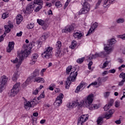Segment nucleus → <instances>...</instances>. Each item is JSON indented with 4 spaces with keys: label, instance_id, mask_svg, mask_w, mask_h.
<instances>
[{
    "label": "nucleus",
    "instance_id": "1",
    "mask_svg": "<svg viewBox=\"0 0 125 125\" xmlns=\"http://www.w3.org/2000/svg\"><path fill=\"white\" fill-rule=\"evenodd\" d=\"M70 76L67 78L65 81V88L68 89L70 87V85L72 83H75L77 80V76H78V71H76V67H72L71 65L68 66L66 68V74L69 75L71 72Z\"/></svg>",
    "mask_w": 125,
    "mask_h": 125
},
{
    "label": "nucleus",
    "instance_id": "2",
    "mask_svg": "<svg viewBox=\"0 0 125 125\" xmlns=\"http://www.w3.org/2000/svg\"><path fill=\"white\" fill-rule=\"evenodd\" d=\"M116 42H117V41L114 38L108 40L107 41V44H104V49L105 52L103 51L99 53L100 57H106L107 54H110V53H111V52H112V51H113V47L112 46V45L116 43Z\"/></svg>",
    "mask_w": 125,
    "mask_h": 125
},
{
    "label": "nucleus",
    "instance_id": "3",
    "mask_svg": "<svg viewBox=\"0 0 125 125\" xmlns=\"http://www.w3.org/2000/svg\"><path fill=\"white\" fill-rule=\"evenodd\" d=\"M93 97H94V95L93 94H89L85 101L83 102V104L81 105H84L87 108H88L89 110H96L98 109V106L97 104H91L92 102H93Z\"/></svg>",
    "mask_w": 125,
    "mask_h": 125
},
{
    "label": "nucleus",
    "instance_id": "4",
    "mask_svg": "<svg viewBox=\"0 0 125 125\" xmlns=\"http://www.w3.org/2000/svg\"><path fill=\"white\" fill-rule=\"evenodd\" d=\"M25 49L24 50L21 51V53L19 55L20 61L18 62V64L16 65V68L18 69L19 67H20V65H21V63H22V61L24 60V58L28 57V55L30 54V49L27 46H24Z\"/></svg>",
    "mask_w": 125,
    "mask_h": 125
},
{
    "label": "nucleus",
    "instance_id": "5",
    "mask_svg": "<svg viewBox=\"0 0 125 125\" xmlns=\"http://www.w3.org/2000/svg\"><path fill=\"white\" fill-rule=\"evenodd\" d=\"M42 56L43 58H45L46 59L51 58L52 57V48L48 47L45 48L44 52L42 54Z\"/></svg>",
    "mask_w": 125,
    "mask_h": 125
},
{
    "label": "nucleus",
    "instance_id": "6",
    "mask_svg": "<svg viewBox=\"0 0 125 125\" xmlns=\"http://www.w3.org/2000/svg\"><path fill=\"white\" fill-rule=\"evenodd\" d=\"M90 9V4L86 1H84L83 2V8L79 11V14L80 15L81 14H85V13H87L89 11Z\"/></svg>",
    "mask_w": 125,
    "mask_h": 125
},
{
    "label": "nucleus",
    "instance_id": "7",
    "mask_svg": "<svg viewBox=\"0 0 125 125\" xmlns=\"http://www.w3.org/2000/svg\"><path fill=\"white\" fill-rule=\"evenodd\" d=\"M8 78L5 76L1 77L0 80V91L1 92L4 88V86L6 85Z\"/></svg>",
    "mask_w": 125,
    "mask_h": 125
},
{
    "label": "nucleus",
    "instance_id": "8",
    "mask_svg": "<svg viewBox=\"0 0 125 125\" xmlns=\"http://www.w3.org/2000/svg\"><path fill=\"white\" fill-rule=\"evenodd\" d=\"M63 98H64V95L62 93H60L59 96H57L54 104H56L57 106L59 107L62 103V99H63Z\"/></svg>",
    "mask_w": 125,
    "mask_h": 125
},
{
    "label": "nucleus",
    "instance_id": "9",
    "mask_svg": "<svg viewBox=\"0 0 125 125\" xmlns=\"http://www.w3.org/2000/svg\"><path fill=\"white\" fill-rule=\"evenodd\" d=\"M61 46H62L61 42L58 41L56 44V48L57 49V51L56 52V56L57 57H61V56H62V53L59 51V49L61 48Z\"/></svg>",
    "mask_w": 125,
    "mask_h": 125
},
{
    "label": "nucleus",
    "instance_id": "10",
    "mask_svg": "<svg viewBox=\"0 0 125 125\" xmlns=\"http://www.w3.org/2000/svg\"><path fill=\"white\" fill-rule=\"evenodd\" d=\"M88 118L85 115H82L80 118L78 119V125H83L87 120Z\"/></svg>",
    "mask_w": 125,
    "mask_h": 125
},
{
    "label": "nucleus",
    "instance_id": "11",
    "mask_svg": "<svg viewBox=\"0 0 125 125\" xmlns=\"http://www.w3.org/2000/svg\"><path fill=\"white\" fill-rule=\"evenodd\" d=\"M114 113H115V110H109L108 112L105 113V114L104 117V119H106V120H109V119H111V118L113 117V114H114Z\"/></svg>",
    "mask_w": 125,
    "mask_h": 125
},
{
    "label": "nucleus",
    "instance_id": "12",
    "mask_svg": "<svg viewBox=\"0 0 125 125\" xmlns=\"http://www.w3.org/2000/svg\"><path fill=\"white\" fill-rule=\"evenodd\" d=\"M98 27V23L97 22H95L94 23L89 29L86 36H89L90 34L92 33L93 32H94V30L96 28Z\"/></svg>",
    "mask_w": 125,
    "mask_h": 125
},
{
    "label": "nucleus",
    "instance_id": "13",
    "mask_svg": "<svg viewBox=\"0 0 125 125\" xmlns=\"http://www.w3.org/2000/svg\"><path fill=\"white\" fill-rule=\"evenodd\" d=\"M39 57L38 54H33L31 56V60H30V64L31 65H34L37 62V59Z\"/></svg>",
    "mask_w": 125,
    "mask_h": 125
},
{
    "label": "nucleus",
    "instance_id": "14",
    "mask_svg": "<svg viewBox=\"0 0 125 125\" xmlns=\"http://www.w3.org/2000/svg\"><path fill=\"white\" fill-rule=\"evenodd\" d=\"M74 30V26H73V24L70 25H68L65 27V29H63L62 30V33H68L69 32V33L70 32H72Z\"/></svg>",
    "mask_w": 125,
    "mask_h": 125
},
{
    "label": "nucleus",
    "instance_id": "15",
    "mask_svg": "<svg viewBox=\"0 0 125 125\" xmlns=\"http://www.w3.org/2000/svg\"><path fill=\"white\" fill-rule=\"evenodd\" d=\"M14 44H15V43L13 42H9L8 45L6 48L7 52H11V51L13 50Z\"/></svg>",
    "mask_w": 125,
    "mask_h": 125
},
{
    "label": "nucleus",
    "instance_id": "16",
    "mask_svg": "<svg viewBox=\"0 0 125 125\" xmlns=\"http://www.w3.org/2000/svg\"><path fill=\"white\" fill-rule=\"evenodd\" d=\"M87 86V84L85 83L84 82H82L81 83H80V84L78 86H77L76 90H75V92H79V91H81V88H83H83H84V87H85V86Z\"/></svg>",
    "mask_w": 125,
    "mask_h": 125
},
{
    "label": "nucleus",
    "instance_id": "17",
    "mask_svg": "<svg viewBox=\"0 0 125 125\" xmlns=\"http://www.w3.org/2000/svg\"><path fill=\"white\" fill-rule=\"evenodd\" d=\"M113 104H114V100L110 99L108 104H106L104 106V111H108L110 109V107L113 106Z\"/></svg>",
    "mask_w": 125,
    "mask_h": 125
},
{
    "label": "nucleus",
    "instance_id": "18",
    "mask_svg": "<svg viewBox=\"0 0 125 125\" xmlns=\"http://www.w3.org/2000/svg\"><path fill=\"white\" fill-rule=\"evenodd\" d=\"M84 101H82L80 103H79V102L76 101V102H73L72 103H71V109H73V108H74V107H75V106H81V107L82 106H84V105H82V104H83V102Z\"/></svg>",
    "mask_w": 125,
    "mask_h": 125
},
{
    "label": "nucleus",
    "instance_id": "19",
    "mask_svg": "<svg viewBox=\"0 0 125 125\" xmlns=\"http://www.w3.org/2000/svg\"><path fill=\"white\" fill-rule=\"evenodd\" d=\"M114 1H115V0H105L103 4V6L104 7L109 6L110 4H112Z\"/></svg>",
    "mask_w": 125,
    "mask_h": 125
},
{
    "label": "nucleus",
    "instance_id": "20",
    "mask_svg": "<svg viewBox=\"0 0 125 125\" xmlns=\"http://www.w3.org/2000/svg\"><path fill=\"white\" fill-rule=\"evenodd\" d=\"M35 5L33 3V2H31L29 3L27 6L26 8V10L27 11H29V12H31L34 10V8H35Z\"/></svg>",
    "mask_w": 125,
    "mask_h": 125
},
{
    "label": "nucleus",
    "instance_id": "21",
    "mask_svg": "<svg viewBox=\"0 0 125 125\" xmlns=\"http://www.w3.org/2000/svg\"><path fill=\"white\" fill-rule=\"evenodd\" d=\"M18 92H19V91H18V90H16L15 89L12 88L11 90L10 96H11V97H14V96H15V95H16V94H17Z\"/></svg>",
    "mask_w": 125,
    "mask_h": 125
},
{
    "label": "nucleus",
    "instance_id": "22",
    "mask_svg": "<svg viewBox=\"0 0 125 125\" xmlns=\"http://www.w3.org/2000/svg\"><path fill=\"white\" fill-rule=\"evenodd\" d=\"M73 37L75 38V39H79V40H80L81 38H82V37H83V33L80 32H76L75 33H74L73 34Z\"/></svg>",
    "mask_w": 125,
    "mask_h": 125
},
{
    "label": "nucleus",
    "instance_id": "23",
    "mask_svg": "<svg viewBox=\"0 0 125 125\" xmlns=\"http://www.w3.org/2000/svg\"><path fill=\"white\" fill-rule=\"evenodd\" d=\"M17 24L19 25L21 22L23 21V17L21 15H18L16 18Z\"/></svg>",
    "mask_w": 125,
    "mask_h": 125
},
{
    "label": "nucleus",
    "instance_id": "24",
    "mask_svg": "<svg viewBox=\"0 0 125 125\" xmlns=\"http://www.w3.org/2000/svg\"><path fill=\"white\" fill-rule=\"evenodd\" d=\"M20 75V72L18 71H17L15 72L13 75V77H12V80L14 81H17V78Z\"/></svg>",
    "mask_w": 125,
    "mask_h": 125
},
{
    "label": "nucleus",
    "instance_id": "25",
    "mask_svg": "<svg viewBox=\"0 0 125 125\" xmlns=\"http://www.w3.org/2000/svg\"><path fill=\"white\" fill-rule=\"evenodd\" d=\"M33 3L35 6H36V4H38V5H43V1H42V0H34Z\"/></svg>",
    "mask_w": 125,
    "mask_h": 125
},
{
    "label": "nucleus",
    "instance_id": "26",
    "mask_svg": "<svg viewBox=\"0 0 125 125\" xmlns=\"http://www.w3.org/2000/svg\"><path fill=\"white\" fill-rule=\"evenodd\" d=\"M40 75V70L36 69L32 74V76L33 78H36V77H38Z\"/></svg>",
    "mask_w": 125,
    "mask_h": 125
},
{
    "label": "nucleus",
    "instance_id": "27",
    "mask_svg": "<svg viewBox=\"0 0 125 125\" xmlns=\"http://www.w3.org/2000/svg\"><path fill=\"white\" fill-rule=\"evenodd\" d=\"M35 82L37 83H44V79L41 77H36L35 79Z\"/></svg>",
    "mask_w": 125,
    "mask_h": 125
},
{
    "label": "nucleus",
    "instance_id": "28",
    "mask_svg": "<svg viewBox=\"0 0 125 125\" xmlns=\"http://www.w3.org/2000/svg\"><path fill=\"white\" fill-rule=\"evenodd\" d=\"M104 117L101 116L98 118L97 123L98 125H101L103 123Z\"/></svg>",
    "mask_w": 125,
    "mask_h": 125
},
{
    "label": "nucleus",
    "instance_id": "29",
    "mask_svg": "<svg viewBox=\"0 0 125 125\" xmlns=\"http://www.w3.org/2000/svg\"><path fill=\"white\" fill-rule=\"evenodd\" d=\"M77 42H76V41H73L72 42L71 44L70 45L69 47L71 48V49H75V48L76 47V46H77Z\"/></svg>",
    "mask_w": 125,
    "mask_h": 125
},
{
    "label": "nucleus",
    "instance_id": "30",
    "mask_svg": "<svg viewBox=\"0 0 125 125\" xmlns=\"http://www.w3.org/2000/svg\"><path fill=\"white\" fill-rule=\"evenodd\" d=\"M20 86V83H16L13 87V89H17L18 91H19V87Z\"/></svg>",
    "mask_w": 125,
    "mask_h": 125
},
{
    "label": "nucleus",
    "instance_id": "31",
    "mask_svg": "<svg viewBox=\"0 0 125 125\" xmlns=\"http://www.w3.org/2000/svg\"><path fill=\"white\" fill-rule=\"evenodd\" d=\"M24 107L25 109H28V108H29V107H31V105L30 104V102L26 101L25 102H24Z\"/></svg>",
    "mask_w": 125,
    "mask_h": 125
},
{
    "label": "nucleus",
    "instance_id": "32",
    "mask_svg": "<svg viewBox=\"0 0 125 125\" xmlns=\"http://www.w3.org/2000/svg\"><path fill=\"white\" fill-rule=\"evenodd\" d=\"M42 8V5H39V6L35 8L34 11L35 12H38V11H40Z\"/></svg>",
    "mask_w": 125,
    "mask_h": 125
},
{
    "label": "nucleus",
    "instance_id": "33",
    "mask_svg": "<svg viewBox=\"0 0 125 125\" xmlns=\"http://www.w3.org/2000/svg\"><path fill=\"white\" fill-rule=\"evenodd\" d=\"M109 63H110V61H105L104 64L103 66L102 67V69H104V68H106L107 66H108Z\"/></svg>",
    "mask_w": 125,
    "mask_h": 125
},
{
    "label": "nucleus",
    "instance_id": "34",
    "mask_svg": "<svg viewBox=\"0 0 125 125\" xmlns=\"http://www.w3.org/2000/svg\"><path fill=\"white\" fill-rule=\"evenodd\" d=\"M37 23H38V24L39 25H41V26H42L44 24V21H43L42 20L38 19L37 20Z\"/></svg>",
    "mask_w": 125,
    "mask_h": 125
},
{
    "label": "nucleus",
    "instance_id": "35",
    "mask_svg": "<svg viewBox=\"0 0 125 125\" xmlns=\"http://www.w3.org/2000/svg\"><path fill=\"white\" fill-rule=\"evenodd\" d=\"M55 6L58 8L61 7L62 6V4L61 3V2H60V1H58L56 2Z\"/></svg>",
    "mask_w": 125,
    "mask_h": 125
},
{
    "label": "nucleus",
    "instance_id": "36",
    "mask_svg": "<svg viewBox=\"0 0 125 125\" xmlns=\"http://www.w3.org/2000/svg\"><path fill=\"white\" fill-rule=\"evenodd\" d=\"M83 60H84V57L80 58V59H78L77 60V63H79V64H81L82 63H83Z\"/></svg>",
    "mask_w": 125,
    "mask_h": 125
},
{
    "label": "nucleus",
    "instance_id": "37",
    "mask_svg": "<svg viewBox=\"0 0 125 125\" xmlns=\"http://www.w3.org/2000/svg\"><path fill=\"white\" fill-rule=\"evenodd\" d=\"M117 22L118 23H124L125 22V19L119 18L117 20Z\"/></svg>",
    "mask_w": 125,
    "mask_h": 125
},
{
    "label": "nucleus",
    "instance_id": "38",
    "mask_svg": "<svg viewBox=\"0 0 125 125\" xmlns=\"http://www.w3.org/2000/svg\"><path fill=\"white\" fill-rule=\"evenodd\" d=\"M4 29H5V32H6V33H9L10 32V29H9V27H8V26L5 25Z\"/></svg>",
    "mask_w": 125,
    "mask_h": 125
},
{
    "label": "nucleus",
    "instance_id": "39",
    "mask_svg": "<svg viewBox=\"0 0 125 125\" xmlns=\"http://www.w3.org/2000/svg\"><path fill=\"white\" fill-rule=\"evenodd\" d=\"M120 78H122V79L125 81V73H121L119 75Z\"/></svg>",
    "mask_w": 125,
    "mask_h": 125
},
{
    "label": "nucleus",
    "instance_id": "40",
    "mask_svg": "<svg viewBox=\"0 0 125 125\" xmlns=\"http://www.w3.org/2000/svg\"><path fill=\"white\" fill-rule=\"evenodd\" d=\"M34 23H30L29 24H28L27 28L29 29H33V28H34Z\"/></svg>",
    "mask_w": 125,
    "mask_h": 125
},
{
    "label": "nucleus",
    "instance_id": "41",
    "mask_svg": "<svg viewBox=\"0 0 125 125\" xmlns=\"http://www.w3.org/2000/svg\"><path fill=\"white\" fill-rule=\"evenodd\" d=\"M104 95L105 98H107V97H109V96L110 95V92H106L104 93Z\"/></svg>",
    "mask_w": 125,
    "mask_h": 125
},
{
    "label": "nucleus",
    "instance_id": "42",
    "mask_svg": "<svg viewBox=\"0 0 125 125\" xmlns=\"http://www.w3.org/2000/svg\"><path fill=\"white\" fill-rule=\"evenodd\" d=\"M92 64H93L92 61H90L88 64V68L89 70H91V66H92Z\"/></svg>",
    "mask_w": 125,
    "mask_h": 125
},
{
    "label": "nucleus",
    "instance_id": "43",
    "mask_svg": "<svg viewBox=\"0 0 125 125\" xmlns=\"http://www.w3.org/2000/svg\"><path fill=\"white\" fill-rule=\"evenodd\" d=\"M93 59H95L96 58H97V57H100V56L99 55V53H96L95 55H92Z\"/></svg>",
    "mask_w": 125,
    "mask_h": 125
},
{
    "label": "nucleus",
    "instance_id": "44",
    "mask_svg": "<svg viewBox=\"0 0 125 125\" xmlns=\"http://www.w3.org/2000/svg\"><path fill=\"white\" fill-rule=\"evenodd\" d=\"M29 103L30 104V107H34L36 105V103L34 101L29 102Z\"/></svg>",
    "mask_w": 125,
    "mask_h": 125
},
{
    "label": "nucleus",
    "instance_id": "45",
    "mask_svg": "<svg viewBox=\"0 0 125 125\" xmlns=\"http://www.w3.org/2000/svg\"><path fill=\"white\" fill-rule=\"evenodd\" d=\"M42 98H44V95L43 94H41L40 96L37 98L38 100H41Z\"/></svg>",
    "mask_w": 125,
    "mask_h": 125
},
{
    "label": "nucleus",
    "instance_id": "46",
    "mask_svg": "<svg viewBox=\"0 0 125 125\" xmlns=\"http://www.w3.org/2000/svg\"><path fill=\"white\" fill-rule=\"evenodd\" d=\"M102 1V0H98V2L96 4L95 8H97L98 7V6H99V5H100V3H101Z\"/></svg>",
    "mask_w": 125,
    "mask_h": 125
},
{
    "label": "nucleus",
    "instance_id": "47",
    "mask_svg": "<svg viewBox=\"0 0 125 125\" xmlns=\"http://www.w3.org/2000/svg\"><path fill=\"white\" fill-rule=\"evenodd\" d=\"M120 101H117L116 102H115V107L116 108L120 107Z\"/></svg>",
    "mask_w": 125,
    "mask_h": 125
},
{
    "label": "nucleus",
    "instance_id": "48",
    "mask_svg": "<svg viewBox=\"0 0 125 125\" xmlns=\"http://www.w3.org/2000/svg\"><path fill=\"white\" fill-rule=\"evenodd\" d=\"M118 38L120 39H122V40H125V34L122 35H118Z\"/></svg>",
    "mask_w": 125,
    "mask_h": 125
},
{
    "label": "nucleus",
    "instance_id": "49",
    "mask_svg": "<svg viewBox=\"0 0 125 125\" xmlns=\"http://www.w3.org/2000/svg\"><path fill=\"white\" fill-rule=\"evenodd\" d=\"M7 17H8V14L4 13L2 15V18H3V19H5L6 18H7Z\"/></svg>",
    "mask_w": 125,
    "mask_h": 125
},
{
    "label": "nucleus",
    "instance_id": "50",
    "mask_svg": "<svg viewBox=\"0 0 125 125\" xmlns=\"http://www.w3.org/2000/svg\"><path fill=\"white\" fill-rule=\"evenodd\" d=\"M108 73H111L112 74H115L116 73V70L115 69H113L109 70Z\"/></svg>",
    "mask_w": 125,
    "mask_h": 125
},
{
    "label": "nucleus",
    "instance_id": "51",
    "mask_svg": "<svg viewBox=\"0 0 125 125\" xmlns=\"http://www.w3.org/2000/svg\"><path fill=\"white\" fill-rule=\"evenodd\" d=\"M38 93H39V90L37 89L33 92V94H34V95H37Z\"/></svg>",
    "mask_w": 125,
    "mask_h": 125
},
{
    "label": "nucleus",
    "instance_id": "52",
    "mask_svg": "<svg viewBox=\"0 0 125 125\" xmlns=\"http://www.w3.org/2000/svg\"><path fill=\"white\" fill-rule=\"evenodd\" d=\"M47 38V37H46V35H43L41 37V40H42V41H45V39Z\"/></svg>",
    "mask_w": 125,
    "mask_h": 125
},
{
    "label": "nucleus",
    "instance_id": "53",
    "mask_svg": "<svg viewBox=\"0 0 125 125\" xmlns=\"http://www.w3.org/2000/svg\"><path fill=\"white\" fill-rule=\"evenodd\" d=\"M125 81H124L123 79L119 83V85H123L124 83H125Z\"/></svg>",
    "mask_w": 125,
    "mask_h": 125
},
{
    "label": "nucleus",
    "instance_id": "54",
    "mask_svg": "<svg viewBox=\"0 0 125 125\" xmlns=\"http://www.w3.org/2000/svg\"><path fill=\"white\" fill-rule=\"evenodd\" d=\"M11 62H13V63H17L18 62V58H16L15 60L13 61L11 60Z\"/></svg>",
    "mask_w": 125,
    "mask_h": 125
},
{
    "label": "nucleus",
    "instance_id": "55",
    "mask_svg": "<svg viewBox=\"0 0 125 125\" xmlns=\"http://www.w3.org/2000/svg\"><path fill=\"white\" fill-rule=\"evenodd\" d=\"M71 103H69L67 104L66 107H67L68 109H72V107H71Z\"/></svg>",
    "mask_w": 125,
    "mask_h": 125
},
{
    "label": "nucleus",
    "instance_id": "56",
    "mask_svg": "<svg viewBox=\"0 0 125 125\" xmlns=\"http://www.w3.org/2000/svg\"><path fill=\"white\" fill-rule=\"evenodd\" d=\"M48 26L46 24H43L42 29L45 30L47 28Z\"/></svg>",
    "mask_w": 125,
    "mask_h": 125
},
{
    "label": "nucleus",
    "instance_id": "57",
    "mask_svg": "<svg viewBox=\"0 0 125 125\" xmlns=\"http://www.w3.org/2000/svg\"><path fill=\"white\" fill-rule=\"evenodd\" d=\"M22 34H23V32H22V31H21L19 33H18L17 34V37H21V36H22Z\"/></svg>",
    "mask_w": 125,
    "mask_h": 125
},
{
    "label": "nucleus",
    "instance_id": "58",
    "mask_svg": "<svg viewBox=\"0 0 125 125\" xmlns=\"http://www.w3.org/2000/svg\"><path fill=\"white\" fill-rule=\"evenodd\" d=\"M52 6V4H51V3L47 2L46 3V6H48V7H50Z\"/></svg>",
    "mask_w": 125,
    "mask_h": 125
},
{
    "label": "nucleus",
    "instance_id": "59",
    "mask_svg": "<svg viewBox=\"0 0 125 125\" xmlns=\"http://www.w3.org/2000/svg\"><path fill=\"white\" fill-rule=\"evenodd\" d=\"M45 71H46V68H44V69H42V70H41V75H42V76H43V73Z\"/></svg>",
    "mask_w": 125,
    "mask_h": 125
},
{
    "label": "nucleus",
    "instance_id": "60",
    "mask_svg": "<svg viewBox=\"0 0 125 125\" xmlns=\"http://www.w3.org/2000/svg\"><path fill=\"white\" fill-rule=\"evenodd\" d=\"M122 68H125V64H122L121 66H120L118 69L119 70H121Z\"/></svg>",
    "mask_w": 125,
    "mask_h": 125
},
{
    "label": "nucleus",
    "instance_id": "61",
    "mask_svg": "<svg viewBox=\"0 0 125 125\" xmlns=\"http://www.w3.org/2000/svg\"><path fill=\"white\" fill-rule=\"evenodd\" d=\"M108 74V71L105 70L104 71V72H103L102 75L103 76H106V75H107Z\"/></svg>",
    "mask_w": 125,
    "mask_h": 125
},
{
    "label": "nucleus",
    "instance_id": "62",
    "mask_svg": "<svg viewBox=\"0 0 125 125\" xmlns=\"http://www.w3.org/2000/svg\"><path fill=\"white\" fill-rule=\"evenodd\" d=\"M30 82H31V78H28L26 80L25 83H30Z\"/></svg>",
    "mask_w": 125,
    "mask_h": 125
},
{
    "label": "nucleus",
    "instance_id": "63",
    "mask_svg": "<svg viewBox=\"0 0 125 125\" xmlns=\"http://www.w3.org/2000/svg\"><path fill=\"white\" fill-rule=\"evenodd\" d=\"M121 122L120 120H117L115 121V123H116L117 125H120L121 124Z\"/></svg>",
    "mask_w": 125,
    "mask_h": 125
},
{
    "label": "nucleus",
    "instance_id": "64",
    "mask_svg": "<svg viewBox=\"0 0 125 125\" xmlns=\"http://www.w3.org/2000/svg\"><path fill=\"white\" fill-rule=\"evenodd\" d=\"M7 26H8V28H13V24H11V23H9V24L8 25H7Z\"/></svg>",
    "mask_w": 125,
    "mask_h": 125
}]
</instances>
